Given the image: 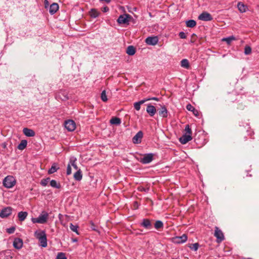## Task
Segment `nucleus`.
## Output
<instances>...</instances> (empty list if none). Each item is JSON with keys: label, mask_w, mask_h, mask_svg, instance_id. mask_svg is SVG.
Here are the masks:
<instances>
[{"label": "nucleus", "mask_w": 259, "mask_h": 259, "mask_svg": "<svg viewBox=\"0 0 259 259\" xmlns=\"http://www.w3.org/2000/svg\"><path fill=\"white\" fill-rule=\"evenodd\" d=\"M158 38L157 36H149L146 40L145 42L147 45L154 46L157 44Z\"/></svg>", "instance_id": "10"}, {"label": "nucleus", "mask_w": 259, "mask_h": 259, "mask_svg": "<svg viewBox=\"0 0 259 259\" xmlns=\"http://www.w3.org/2000/svg\"><path fill=\"white\" fill-rule=\"evenodd\" d=\"M131 18L132 17L129 14L121 15L118 17L117 22L120 24H127Z\"/></svg>", "instance_id": "5"}, {"label": "nucleus", "mask_w": 259, "mask_h": 259, "mask_svg": "<svg viewBox=\"0 0 259 259\" xmlns=\"http://www.w3.org/2000/svg\"><path fill=\"white\" fill-rule=\"evenodd\" d=\"M186 109L190 111H192L193 114L196 116H198L199 115L198 111L195 109V108L190 104H188L186 106Z\"/></svg>", "instance_id": "22"}, {"label": "nucleus", "mask_w": 259, "mask_h": 259, "mask_svg": "<svg viewBox=\"0 0 259 259\" xmlns=\"http://www.w3.org/2000/svg\"><path fill=\"white\" fill-rule=\"evenodd\" d=\"M27 215L28 213L26 211H20L18 214V217L19 221H23L25 220Z\"/></svg>", "instance_id": "25"}, {"label": "nucleus", "mask_w": 259, "mask_h": 259, "mask_svg": "<svg viewBox=\"0 0 259 259\" xmlns=\"http://www.w3.org/2000/svg\"><path fill=\"white\" fill-rule=\"evenodd\" d=\"M56 258L57 259H67L65 253H64L63 252L58 253Z\"/></svg>", "instance_id": "43"}, {"label": "nucleus", "mask_w": 259, "mask_h": 259, "mask_svg": "<svg viewBox=\"0 0 259 259\" xmlns=\"http://www.w3.org/2000/svg\"><path fill=\"white\" fill-rule=\"evenodd\" d=\"M99 13L95 9H92L91 11V16L93 18L98 17Z\"/></svg>", "instance_id": "37"}, {"label": "nucleus", "mask_w": 259, "mask_h": 259, "mask_svg": "<svg viewBox=\"0 0 259 259\" xmlns=\"http://www.w3.org/2000/svg\"><path fill=\"white\" fill-rule=\"evenodd\" d=\"M187 240V236L183 234L181 236H177L173 238V242L175 243L180 244L185 242Z\"/></svg>", "instance_id": "11"}, {"label": "nucleus", "mask_w": 259, "mask_h": 259, "mask_svg": "<svg viewBox=\"0 0 259 259\" xmlns=\"http://www.w3.org/2000/svg\"><path fill=\"white\" fill-rule=\"evenodd\" d=\"M148 101H149V99H144L139 102H135L134 104V107L135 109L137 111L140 110L141 108V105Z\"/></svg>", "instance_id": "20"}, {"label": "nucleus", "mask_w": 259, "mask_h": 259, "mask_svg": "<svg viewBox=\"0 0 259 259\" xmlns=\"http://www.w3.org/2000/svg\"><path fill=\"white\" fill-rule=\"evenodd\" d=\"M16 184L15 178L11 176L6 177L3 181L4 187L7 188H12Z\"/></svg>", "instance_id": "3"}, {"label": "nucleus", "mask_w": 259, "mask_h": 259, "mask_svg": "<svg viewBox=\"0 0 259 259\" xmlns=\"http://www.w3.org/2000/svg\"><path fill=\"white\" fill-rule=\"evenodd\" d=\"M181 66L186 69H188L190 67L189 62L186 59H184L181 61Z\"/></svg>", "instance_id": "30"}, {"label": "nucleus", "mask_w": 259, "mask_h": 259, "mask_svg": "<svg viewBox=\"0 0 259 259\" xmlns=\"http://www.w3.org/2000/svg\"><path fill=\"white\" fill-rule=\"evenodd\" d=\"M59 9V5L57 3H53L50 6L49 8V12L51 14H54Z\"/></svg>", "instance_id": "21"}, {"label": "nucleus", "mask_w": 259, "mask_h": 259, "mask_svg": "<svg viewBox=\"0 0 259 259\" xmlns=\"http://www.w3.org/2000/svg\"><path fill=\"white\" fill-rule=\"evenodd\" d=\"M77 241V240L76 239H73V242H76Z\"/></svg>", "instance_id": "53"}, {"label": "nucleus", "mask_w": 259, "mask_h": 259, "mask_svg": "<svg viewBox=\"0 0 259 259\" xmlns=\"http://www.w3.org/2000/svg\"><path fill=\"white\" fill-rule=\"evenodd\" d=\"M146 111L150 116L152 117L156 113V109L154 106L149 104L147 105Z\"/></svg>", "instance_id": "17"}, {"label": "nucleus", "mask_w": 259, "mask_h": 259, "mask_svg": "<svg viewBox=\"0 0 259 259\" xmlns=\"http://www.w3.org/2000/svg\"><path fill=\"white\" fill-rule=\"evenodd\" d=\"M34 236L38 240L40 246L42 247L47 246V235L45 231H35Z\"/></svg>", "instance_id": "1"}, {"label": "nucleus", "mask_w": 259, "mask_h": 259, "mask_svg": "<svg viewBox=\"0 0 259 259\" xmlns=\"http://www.w3.org/2000/svg\"><path fill=\"white\" fill-rule=\"evenodd\" d=\"M163 227V224L161 221H156L154 224V227L156 229H159L162 228Z\"/></svg>", "instance_id": "35"}, {"label": "nucleus", "mask_w": 259, "mask_h": 259, "mask_svg": "<svg viewBox=\"0 0 259 259\" xmlns=\"http://www.w3.org/2000/svg\"><path fill=\"white\" fill-rule=\"evenodd\" d=\"M192 139V136L189 134H184L179 138L180 142L182 144H185Z\"/></svg>", "instance_id": "13"}, {"label": "nucleus", "mask_w": 259, "mask_h": 259, "mask_svg": "<svg viewBox=\"0 0 259 259\" xmlns=\"http://www.w3.org/2000/svg\"><path fill=\"white\" fill-rule=\"evenodd\" d=\"M23 241L22 239L19 238H16L14 239L13 245V246L17 249H21L23 246Z\"/></svg>", "instance_id": "15"}, {"label": "nucleus", "mask_w": 259, "mask_h": 259, "mask_svg": "<svg viewBox=\"0 0 259 259\" xmlns=\"http://www.w3.org/2000/svg\"><path fill=\"white\" fill-rule=\"evenodd\" d=\"M27 141L25 140H23L21 141L20 143L18 145V149L19 150H23L27 146Z\"/></svg>", "instance_id": "27"}, {"label": "nucleus", "mask_w": 259, "mask_h": 259, "mask_svg": "<svg viewBox=\"0 0 259 259\" xmlns=\"http://www.w3.org/2000/svg\"><path fill=\"white\" fill-rule=\"evenodd\" d=\"M7 144L6 143V142H4V143H3L2 144H1V146L5 149L7 148Z\"/></svg>", "instance_id": "50"}, {"label": "nucleus", "mask_w": 259, "mask_h": 259, "mask_svg": "<svg viewBox=\"0 0 259 259\" xmlns=\"http://www.w3.org/2000/svg\"><path fill=\"white\" fill-rule=\"evenodd\" d=\"M141 225L147 229H151L152 227L150 221L146 219L143 220Z\"/></svg>", "instance_id": "18"}, {"label": "nucleus", "mask_w": 259, "mask_h": 259, "mask_svg": "<svg viewBox=\"0 0 259 259\" xmlns=\"http://www.w3.org/2000/svg\"><path fill=\"white\" fill-rule=\"evenodd\" d=\"M50 185L51 186V187L57 189H59L61 188V185L60 183L57 182L55 180H52L51 181Z\"/></svg>", "instance_id": "32"}, {"label": "nucleus", "mask_w": 259, "mask_h": 259, "mask_svg": "<svg viewBox=\"0 0 259 259\" xmlns=\"http://www.w3.org/2000/svg\"><path fill=\"white\" fill-rule=\"evenodd\" d=\"M109 11V8L107 7H104L102 9V11L104 12H107Z\"/></svg>", "instance_id": "48"}, {"label": "nucleus", "mask_w": 259, "mask_h": 259, "mask_svg": "<svg viewBox=\"0 0 259 259\" xmlns=\"http://www.w3.org/2000/svg\"><path fill=\"white\" fill-rule=\"evenodd\" d=\"M185 131V134H189L190 135H192V131H191V130L189 124H187L186 125Z\"/></svg>", "instance_id": "40"}, {"label": "nucleus", "mask_w": 259, "mask_h": 259, "mask_svg": "<svg viewBox=\"0 0 259 259\" xmlns=\"http://www.w3.org/2000/svg\"><path fill=\"white\" fill-rule=\"evenodd\" d=\"M23 134L27 137H33L35 136V132L33 130L25 127L23 130Z\"/></svg>", "instance_id": "19"}, {"label": "nucleus", "mask_w": 259, "mask_h": 259, "mask_svg": "<svg viewBox=\"0 0 259 259\" xmlns=\"http://www.w3.org/2000/svg\"><path fill=\"white\" fill-rule=\"evenodd\" d=\"M198 246H199L198 243H195L194 244H191L189 247L191 249H192L194 251H196L198 248Z\"/></svg>", "instance_id": "42"}, {"label": "nucleus", "mask_w": 259, "mask_h": 259, "mask_svg": "<svg viewBox=\"0 0 259 259\" xmlns=\"http://www.w3.org/2000/svg\"><path fill=\"white\" fill-rule=\"evenodd\" d=\"M65 127L69 132L73 131L76 128V124L72 120H68L65 122Z\"/></svg>", "instance_id": "7"}, {"label": "nucleus", "mask_w": 259, "mask_h": 259, "mask_svg": "<svg viewBox=\"0 0 259 259\" xmlns=\"http://www.w3.org/2000/svg\"><path fill=\"white\" fill-rule=\"evenodd\" d=\"M110 122L112 124L118 125L121 123V120L118 117H113Z\"/></svg>", "instance_id": "34"}, {"label": "nucleus", "mask_w": 259, "mask_h": 259, "mask_svg": "<svg viewBox=\"0 0 259 259\" xmlns=\"http://www.w3.org/2000/svg\"><path fill=\"white\" fill-rule=\"evenodd\" d=\"M78 227L77 225H73L72 224H70V229L72 231L75 232L77 234H79V233L78 232Z\"/></svg>", "instance_id": "36"}, {"label": "nucleus", "mask_w": 259, "mask_h": 259, "mask_svg": "<svg viewBox=\"0 0 259 259\" xmlns=\"http://www.w3.org/2000/svg\"><path fill=\"white\" fill-rule=\"evenodd\" d=\"M74 178L75 180L79 181L82 179V175L80 169H78L74 174Z\"/></svg>", "instance_id": "28"}, {"label": "nucleus", "mask_w": 259, "mask_h": 259, "mask_svg": "<svg viewBox=\"0 0 259 259\" xmlns=\"http://www.w3.org/2000/svg\"><path fill=\"white\" fill-rule=\"evenodd\" d=\"M59 168V167L58 166L57 164L56 163H54L52 164L51 167L49 169L48 174H52L55 172L56 171H57Z\"/></svg>", "instance_id": "26"}, {"label": "nucleus", "mask_w": 259, "mask_h": 259, "mask_svg": "<svg viewBox=\"0 0 259 259\" xmlns=\"http://www.w3.org/2000/svg\"><path fill=\"white\" fill-rule=\"evenodd\" d=\"M198 19L204 21H210V14L206 12H203L199 15Z\"/></svg>", "instance_id": "14"}, {"label": "nucleus", "mask_w": 259, "mask_h": 259, "mask_svg": "<svg viewBox=\"0 0 259 259\" xmlns=\"http://www.w3.org/2000/svg\"><path fill=\"white\" fill-rule=\"evenodd\" d=\"M126 53L130 56L134 55L136 53V49L133 46H129L127 47Z\"/></svg>", "instance_id": "24"}, {"label": "nucleus", "mask_w": 259, "mask_h": 259, "mask_svg": "<svg viewBox=\"0 0 259 259\" xmlns=\"http://www.w3.org/2000/svg\"><path fill=\"white\" fill-rule=\"evenodd\" d=\"M49 213L45 211H42L37 218H32L31 221L33 223L44 224L47 223Z\"/></svg>", "instance_id": "2"}, {"label": "nucleus", "mask_w": 259, "mask_h": 259, "mask_svg": "<svg viewBox=\"0 0 259 259\" xmlns=\"http://www.w3.org/2000/svg\"><path fill=\"white\" fill-rule=\"evenodd\" d=\"M186 24L187 27L193 28L196 26V22L194 20H189L186 22Z\"/></svg>", "instance_id": "33"}, {"label": "nucleus", "mask_w": 259, "mask_h": 259, "mask_svg": "<svg viewBox=\"0 0 259 259\" xmlns=\"http://www.w3.org/2000/svg\"><path fill=\"white\" fill-rule=\"evenodd\" d=\"M149 101L150 100H155V101H159V99L158 98H156V97H153V98H149Z\"/></svg>", "instance_id": "51"}, {"label": "nucleus", "mask_w": 259, "mask_h": 259, "mask_svg": "<svg viewBox=\"0 0 259 259\" xmlns=\"http://www.w3.org/2000/svg\"><path fill=\"white\" fill-rule=\"evenodd\" d=\"M56 98L62 101H65L68 99V94L66 91H61L56 95Z\"/></svg>", "instance_id": "16"}, {"label": "nucleus", "mask_w": 259, "mask_h": 259, "mask_svg": "<svg viewBox=\"0 0 259 259\" xmlns=\"http://www.w3.org/2000/svg\"><path fill=\"white\" fill-rule=\"evenodd\" d=\"M214 236L217 238V242L219 243L225 239L223 232L217 227H215Z\"/></svg>", "instance_id": "4"}, {"label": "nucleus", "mask_w": 259, "mask_h": 259, "mask_svg": "<svg viewBox=\"0 0 259 259\" xmlns=\"http://www.w3.org/2000/svg\"><path fill=\"white\" fill-rule=\"evenodd\" d=\"M13 253L11 250H6L0 252V259H12Z\"/></svg>", "instance_id": "6"}, {"label": "nucleus", "mask_w": 259, "mask_h": 259, "mask_svg": "<svg viewBox=\"0 0 259 259\" xmlns=\"http://www.w3.org/2000/svg\"><path fill=\"white\" fill-rule=\"evenodd\" d=\"M15 230V227H12L11 228L7 229V232L9 234H12Z\"/></svg>", "instance_id": "45"}, {"label": "nucleus", "mask_w": 259, "mask_h": 259, "mask_svg": "<svg viewBox=\"0 0 259 259\" xmlns=\"http://www.w3.org/2000/svg\"><path fill=\"white\" fill-rule=\"evenodd\" d=\"M153 159V155L152 153L146 154L142 158L140 162L143 164H147L150 163Z\"/></svg>", "instance_id": "9"}, {"label": "nucleus", "mask_w": 259, "mask_h": 259, "mask_svg": "<svg viewBox=\"0 0 259 259\" xmlns=\"http://www.w3.org/2000/svg\"><path fill=\"white\" fill-rule=\"evenodd\" d=\"M159 114L161 117H167V110L165 106H161V109L159 111Z\"/></svg>", "instance_id": "23"}, {"label": "nucleus", "mask_w": 259, "mask_h": 259, "mask_svg": "<svg viewBox=\"0 0 259 259\" xmlns=\"http://www.w3.org/2000/svg\"><path fill=\"white\" fill-rule=\"evenodd\" d=\"M44 3H45V8H47L49 5V2L48 1V0H45Z\"/></svg>", "instance_id": "49"}, {"label": "nucleus", "mask_w": 259, "mask_h": 259, "mask_svg": "<svg viewBox=\"0 0 259 259\" xmlns=\"http://www.w3.org/2000/svg\"><path fill=\"white\" fill-rule=\"evenodd\" d=\"M179 36L181 38L184 39L186 38V35L185 32H181L179 33Z\"/></svg>", "instance_id": "47"}, {"label": "nucleus", "mask_w": 259, "mask_h": 259, "mask_svg": "<svg viewBox=\"0 0 259 259\" xmlns=\"http://www.w3.org/2000/svg\"><path fill=\"white\" fill-rule=\"evenodd\" d=\"M66 174L67 175H69L71 174V165L69 163L67 165Z\"/></svg>", "instance_id": "46"}, {"label": "nucleus", "mask_w": 259, "mask_h": 259, "mask_svg": "<svg viewBox=\"0 0 259 259\" xmlns=\"http://www.w3.org/2000/svg\"><path fill=\"white\" fill-rule=\"evenodd\" d=\"M76 159H71L69 161V163L71 166L72 165L75 169H77L78 167L76 164H75Z\"/></svg>", "instance_id": "44"}, {"label": "nucleus", "mask_w": 259, "mask_h": 259, "mask_svg": "<svg viewBox=\"0 0 259 259\" xmlns=\"http://www.w3.org/2000/svg\"><path fill=\"white\" fill-rule=\"evenodd\" d=\"M49 180H50L49 178H48L47 179H44L41 180V181L40 182V184L43 186H46L48 185Z\"/></svg>", "instance_id": "41"}, {"label": "nucleus", "mask_w": 259, "mask_h": 259, "mask_svg": "<svg viewBox=\"0 0 259 259\" xmlns=\"http://www.w3.org/2000/svg\"><path fill=\"white\" fill-rule=\"evenodd\" d=\"M237 7L239 10V11L241 13H244L246 11L247 7L246 6H245L243 3L241 2H239L237 5Z\"/></svg>", "instance_id": "29"}, {"label": "nucleus", "mask_w": 259, "mask_h": 259, "mask_svg": "<svg viewBox=\"0 0 259 259\" xmlns=\"http://www.w3.org/2000/svg\"><path fill=\"white\" fill-rule=\"evenodd\" d=\"M143 136V133L142 131L138 132L136 135L133 138V142L134 144H139L141 142V140Z\"/></svg>", "instance_id": "12"}, {"label": "nucleus", "mask_w": 259, "mask_h": 259, "mask_svg": "<svg viewBox=\"0 0 259 259\" xmlns=\"http://www.w3.org/2000/svg\"><path fill=\"white\" fill-rule=\"evenodd\" d=\"M235 37L234 36H231L228 37H224L222 39V41H226L228 45H230L233 40H235Z\"/></svg>", "instance_id": "31"}, {"label": "nucleus", "mask_w": 259, "mask_h": 259, "mask_svg": "<svg viewBox=\"0 0 259 259\" xmlns=\"http://www.w3.org/2000/svg\"><path fill=\"white\" fill-rule=\"evenodd\" d=\"M251 53V48L249 46H246L244 48V54L245 55H249Z\"/></svg>", "instance_id": "39"}, {"label": "nucleus", "mask_w": 259, "mask_h": 259, "mask_svg": "<svg viewBox=\"0 0 259 259\" xmlns=\"http://www.w3.org/2000/svg\"><path fill=\"white\" fill-rule=\"evenodd\" d=\"M12 213V208L11 207H7L3 208L0 211V217L2 218H7Z\"/></svg>", "instance_id": "8"}, {"label": "nucleus", "mask_w": 259, "mask_h": 259, "mask_svg": "<svg viewBox=\"0 0 259 259\" xmlns=\"http://www.w3.org/2000/svg\"><path fill=\"white\" fill-rule=\"evenodd\" d=\"M91 228H92L93 230H96V229H95V226L94 224L92 222H91Z\"/></svg>", "instance_id": "52"}, {"label": "nucleus", "mask_w": 259, "mask_h": 259, "mask_svg": "<svg viewBox=\"0 0 259 259\" xmlns=\"http://www.w3.org/2000/svg\"><path fill=\"white\" fill-rule=\"evenodd\" d=\"M101 98L103 102H106L108 100L106 94V91L105 90L102 92L101 95Z\"/></svg>", "instance_id": "38"}]
</instances>
